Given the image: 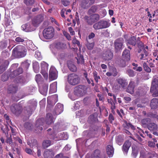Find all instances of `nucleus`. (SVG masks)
Segmentation results:
<instances>
[{
  "label": "nucleus",
  "mask_w": 158,
  "mask_h": 158,
  "mask_svg": "<svg viewBox=\"0 0 158 158\" xmlns=\"http://www.w3.org/2000/svg\"><path fill=\"white\" fill-rule=\"evenodd\" d=\"M127 73L129 76L130 77H133L135 76V74L133 71L130 69L127 70Z\"/></svg>",
  "instance_id": "47"
},
{
  "label": "nucleus",
  "mask_w": 158,
  "mask_h": 158,
  "mask_svg": "<svg viewBox=\"0 0 158 158\" xmlns=\"http://www.w3.org/2000/svg\"><path fill=\"white\" fill-rule=\"evenodd\" d=\"M150 122V119L148 118L144 119L142 120V123L143 124L146 125L147 126L149 123V122Z\"/></svg>",
  "instance_id": "54"
},
{
  "label": "nucleus",
  "mask_w": 158,
  "mask_h": 158,
  "mask_svg": "<svg viewBox=\"0 0 158 158\" xmlns=\"http://www.w3.org/2000/svg\"><path fill=\"white\" fill-rule=\"evenodd\" d=\"M134 87L135 83L132 81H131L127 89V92L131 94H132L134 92Z\"/></svg>",
  "instance_id": "25"
},
{
  "label": "nucleus",
  "mask_w": 158,
  "mask_h": 158,
  "mask_svg": "<svg viewBox=\"0 0 158 158\" xmlns=\"http://www.w3.org/2000/svg\"><path fill=\"white\" fill-rule=\"evenodd\" d=\"M34 1V0H25L24 2L27 5H30L32 4Z\"/></svg>",
  "instance_id": "56"
},
{
  "label": "nucleus",
  "mask_w": 158,
  "mask_h": 158,
  "mask_svg": "<svg viewBox=\"0 0 158 158\" xmlns=\"http://www.w3.org/2000/svg\"><path fill=\"white\" fill-rule=\"evenodd\" d=\"M57 98L58 96L56 95H54L52 96L48 97L47 98L48 102V103L50 102L51 100L56 102L57 101Z\"/></svg>",
  "instance_id": "40"
},
{
  "label": "nucleus",
  "mask_w": 158,
  "mask_h": 158,
  "mask_svg": "<svg viewBox=\"0 0 158 158\" xmlns=\"http://www.w3.org/2000/svg\"><path fill=\"white\" fill-rule=\"evenodd\" d=\"M17 89L18 87L17 85H10L9 86L8 89V93H15L17 91Z\"/></svg>",
  "instance_id": "34"
},
{
  "label": "nucleus",
  "mask_w": 158,
  "mask_h": 158,
  "mask_svg": "<svg viewBox=\"0 0 158 158\" xmlns=\"http://www.w3.org/2000/svg\"><path fill=\"white\" fill-rule=\"evenodd\" d=\"M54 156V153L51 150H46L44 154V158H52Z\"/></svg>",
  "instance_id": "23"
},
{
  "label": "nucleus",
  "mask_w": 158,
  "mask_h": 158,
  "mask_svg": "<svg viewBox=\"0 0 158 158\" xmlns=\"http://www.w3.org/2000/svg\"><path fill=\"white\" fill-rule=\"evenodd\" d=\"M106 152L109 157L112 156L114 153V149L112 145H109L107 146Z\"/></svg>",
  "instance_id": "26"
},
{
  "label": "nucleus",
  "mask_w": 158,
  "mask_h": 158,
  "mask_svg": "<svg viewBox=\"0 0 158 158\" xmlns=\"http://www.w3.org/2000/svg\"><path fill=\"white\" fill-rule=\"evenodd\" d=\"M59 137L58 138L55 135L53 136V140H54L55 141H57L60 140H67L68 138V135L66 133H65L64 132H62L58 134Z\"/></svg>",
  "instance_id": "10"
},
{
  "label": "nucleus",
  "mask_w": 158,
  "mask_h": 158,
  "mask_svg": "<svg viewBox=\"0 0 158 158\" xmlns=\"http://www.w3.org/2000/svg\"><path fill=\"white\" fill-rule=\"evenodd\" d=\"M158 86V77H154L152 78V86L150 89L151 92H153L155 89H157Z\"/></svg>",
  "instance_id": "15"
},
{
  "label": "nucleus",
  "mask_w": 158,
  "mask_h": 158,
  "mask_svg": "<svg viewBox=\"0 0 158 158\" xmlns=\"http://www.w3.org/2000/svg\"><path fill=\"white\" fill-rule=\"evenodd\" d=\"M113 56V53L110 50L106 51L102 55L103 59L106 60H110L112 59Z\"/></svg>",
  "instance_id": "18"
},
{
  "label": "nucleus",
  "mask_w": 158,
  "mask_h": 158,
  "mask_svg": "<svg viewBox=\"0 0 158 158\" xmlns=\"http://www.w3.org/2000/svg\"><path fill=\"white\" fill-rule=\"evenodd\" d=\"M65 44L60 42L56 43L55 44V48L58 51V59L60 62V60L64 59L65 53L63 51L65 48Z\"/></svg>",
  "instance_id": "1"
},
{
  "label": "nucleus",
  "mask_w": 158,
  "mask_h": 158,
  "mask_svg": "<svg viewBox=\"0 0 158 158\" xmlns=\"http://www.w3.org/2000/svg\"><path fill=\"white\" fill-rule=\"evenodd\" d=\"M77 63L78 64H83L84 61L83 57L82 55L79 54H77Z\"/></svg>",
  "instance_id": "41"
},
{
  "label": "nucleus",
  "mask_w": 158,
  "mask_h": 158,
  "mask_svg": "<svg viewBox=\"0 0 158 158\" xmlns=\"http://www.w3.org/2000/svg\"><path fill=\"white\" fill-rule=\"evenodd\" d=\"M54 118L51 114L48 113L46 115V123L48 124H50L54 122Z\"/></svg>",
  "instance_id": "24"
},
{
  "label": "nucleus",
  "mask_w": 158,
  "mask_h": 158,
  "mask_svg": "<svg viewBox=\"0 0 158 158\" xmlns=\"http://www.w3.org/2000/svg\"><path fill=\"white\" fill-rule=\"evenodd\" d=\"M35 79L37 83L40 82L41 80V75L40 74L36 75L35 77Z\"/></svg>",
  "instance_id": "57"
},
{
  "label": "nucleus",
  "mask_w": 158,
  "mask_h": 158,
  "mask_svg": "<svg viewBox=\"0 0 158 158\" xmlns=\"http://www.w3.org/2000/svg\"><path fill=\"white\" fill-rule=\"evenodd\" d=\"M123 38H120L116 40L115 42V50L118 51L122 50L123 47Z\"/></svg>",
  "instance_id": "9"
},
{
  "label": "nucleus",
  "mask_w": 158,
  "mask_h": 158,
  "mask_svg": "<svg viewBox=\"0 0 158 158\" xmlns=\"http://www.w3.org/2000/svg\"><path fill=\"white\" fill-rule=\"evenodd\" d=\"M57 89V82H54L50 85L49 92L51 93H54L56 92Z\"/></svg>",
  "instance_id": "36"
},
{
  "label": "nucleus",
  "mask_w": 158,
  "mask_h": 158,
  "mask_svg": "<svg viewBox=\"0 0 158 158\" xmlns=\"http://www.w3.org/2000/svg\"><path fill=\"white\" fill-rule=\"evenodd\" d=\"M80 106V102H77L75 103L74 106V110H77L78 109Z\"/></svg>",
  "instance_id": "59"
},
{
  "label": "nucleus",
  "mask_w": 158,
  "mask_h": 158,
  "mask_svg": "<svg viewBox=\"0 0 158 158\" xmlns=\"http://www.w3.org/2000/svg\"><path fill=\"white\" fill-rule=\"evenodd\" d=\"M48 84H45L42 87L39 88V91L40 93L44 96L46 95L48 89Z\"/></svg>",
  "instance_id": "27"
},
{
  "label": "nucleus",
  "mask_w": 158,
  "mask_h": 158,
  "mask_svg": "<svg viewBox=\"0 0 158 158\" xmlns=\"http://www.w3.org/2000/svg\"><path fill=\"white\" fill-rule=\"evenodd\" d=\"M63 110V106L60 103H58L56 106L54 113L58 115L62 113Z\"/></svg>",
  "instance_id": "16"
},
{
  "label": "nucleus",
  "mask_w": 158,
  "mask_h": 158,
  "mask_svg": "<svg viewBox=\"0 0 158 158\" xmlns=\"http://www.w3.org/2000/svg\"><path fill=\"white\" fill-rule=\"evenodd\" d=\"M33 67L34 72L38 73L39 71V63L36 61H34L33 64Z\"/></svg>",
  "instance_id": "38"
},
{
  "label": "nucleus",
  "mask_w": 158,
  "mask_h": 158,
  "mask_svg": "<svg viewBox=\"0 0 158 158\" xmlns=\"http://www.w3.org/2000/svg\"><path fill=\"white\" fill-rule=\"evenodd\" d=\"M97 9V7L95 6H93L89 9V12L90 14H91L92 13L96 11Z\"/></svg>",
  "instance_id": "53"
},
{
  "label": "nucleus",
  "mask_w": 158,
  "mask_h": 158,
  "mask_svg": "<svg viewBox=\"0 0 158 158\" xmlns=\"http://www.w3.org/2000/svg\"><path fill=\"white\" fill-rule=\"evenodd\" d=\"M148 129L151 131L156 130L157 129V126L154 123H150L148 125Z\"/></svg>",
  "instance_id": "32"
},
{
  "label": "nucleus",
  "mask_w": 158,
  "mask_h": 158,
  "mask_svg": "<svg viewBox=\"0 0 158 158\" xmlns=\"http://www.w3.org/2000/svg\"><path fill=\"white\" fill-rule=\"evenodd\" d=\"M109 119L110 123H112L113 121L114 120V116L112 114H110L109 116Z\"/></svg>",
  "instance_id": "62"
},
{
  "label": "nucleus",
  "mask_w": 158,
  "mask_h": 158,
  "mask_svg": "<svg viewBox=\"0 0 158 158\" xmlns=\"http://www.w3.org/2000/svg\"><path fill=\"white\" fill-rule=\"evenodd\" d=\"M15 81L17 83L19 82L21 84H24L27 82L25 78L21 76L16 77Z\"/></svg>",
  "instance_id": "39"
},
{
  "label": "nucleus",
  "mask_w": 158,
  "mask_h": 158,
  "mask_svg": "<svg viewBox=\"0 0 158 158\" xmlns=\"http://www.w3.org/2000/svg\"><path fill=\"white\" fill-rule=\"evenodd\" d=\"M100 151L97 150L95 151L93 154L92 155L91 158H100Z\"/></svg>",
  "instance_id": "42"
},
{
  "label": "nucleus",
  "mask_w": 158,
  "mask_h": 158,
  "mask_svg": "<svg viewBox=\"0 0 158 158\" xmlns=\"http://www.w3.org/2000/svg\"><path fill=\"white\" fill-rule=\"evenodd\" d=\"M99 22L102 29L108 27L110 25V23L106 21L101 20Z\"/></svg>",
  "instance_id": "37"
},
{
  "label": "nucleus",
  "mask_w": 158,
  "mask_h": 158,
  "mask_svg": "<svg viewBox=\"0 0 158 158\" xmlns=\"http://www.w3.org/2000/svg\"><path fill=\"white\" fill-rule=\"evenodd\" d=\"M9 64V62L7 60H3L0 65V74L3 72L7 68Z\"/></svg>",
  "instance_id": "19"
},
{
  "label": "nucleus",
  "mask_w": 158,
  "mask_h": 158,
  "mask_svg": "<svg viewBox=\"0 0 158 158\" xmlns=\"http://www.w3.org/2000/svg\"><path fill=\"white\" fill-rule=\"evenodd\" d=\"M127 61H126L125 60H124L123 59L121 60L119 62L120 65L122 67H124L127 64Z\"/></svg>",
  "instance_id": "49"
},
{
  "label": "nucleus",
  "mask_w": 158,
  "mask_h": 158,
  "mask_svg": "<svg viewBox=\"0 0 158 158\" xmlns=\"http://www.w3.org/2000/svg\"><path fill=\"white\" fill-rule=\"evenodd\" d=\"M149 55L148 52L145 50H144L139 56V58L141 60H147L148 56Z\"/></svg>",
  "instance_id": "30"
},
{
  "label": "nucleus",
  "mask_w": 158,
  "mask_h": 158,
  "mask_svg": "<svg viewBox=\"0 0 158 158\" xmlns=\"http://www.w3.org/2000/svg\"><path fill=\"white\" fill-rule=\"evenodd\" d=\"M130 123H127V122L125 121L123 124V127L127 129H128L130 127Z\"/></svg>",
  "instance_id": "60"
},
{
  "label": "nucleus",
  "mask_w": 158,
  "mask_h": 158,
  "mask_svg": "<svg viewBox=\"0 0 158 158\" xmlns=\"http://www.w3.org/2000/svg\"><path fill=\"white\" fill-rule=\"evenodd\" d=\"M123 58L126 61H129L130 60V52L128 50L126 49L123 52Z\"/></svg>",
  "instance_id": "29"
},
{
  "label": "nucleus",
  "mask_w": 158,
  "mask_h": 158,
  "mask_svg": "<svg viewBox=\"0 0 158 158\" xmlns=\"http://www.w3.org/2000/svg\"><path fill=\"white\" fill-rule=\"evenodd\" d=\"M93 74L95 81L96 82H98V80L100 79V77L97 75V72L95 71L94 72Z\"/></svg>",
  "instance_id": "51"
},
{
  "label": "nucleus",
  "mask_w": 158,
  "mask_h": 158,
  "mask_svg": "<svg viewBox=\"0 0 158 158\" xmlns=\"http://www.w3.org/2000/svg\"><path fill=\"white\" fill-rule=\"evenodd\" d=\"M84 19L87 20L86 21L89 24H91L94 22L98 20L99 19V16L98 14H94L91 16L90 17L85 16Z\"/></svg>",
  "instance_id": "7"
},
{
  "label": "nucleus",
  "mask_w": 158,
  "mask_h": 158,
  "mask_svg": "<svg viewBox=\"0 0 158 158\" xmlns=\"http://www.w3.org/2000/svg\"><path fill=\"white\" fill-rule=\"evenodd\" d=\"M68 81L70 85H74L79 83L80 79L78 76L75 74H71L68 76Z\"/></svg>",
  "instance_id": "4"
},
{
  "label": "nucleus",
  "mask_w": 158,
  "mask_h": 158,
  "mask_svg": "<svg viewBox=\"0 0 158 158\" xmlns=\"http://www.w3.org/2000/svg\"><path fill=\"white\" fill-rule=\"evenodd\" d=\"M132 156L134 158H135L138 154V151L133 146L132 147Z\"/></svg>",
  "instance_id": "46"
},
{
  "label": "nucleus",
  "mask_w": 158,
  "mask_h": 158,
  "mask_svg": "<svg viewBox=\"0 0 158 158\" xmlns=\"http://www.w3.org/2000/svg\"><path fill=\"white\" fill-rule=\"evenodd\" d=\"M93 27L95 30L102 29L101 25L99 22L94 24L93 25Z\"/></svg>",
  "instance_id": "48"
},
{
  "label": "nucleus",
  "mask_w": 158,
  "mask_h": 158,
  "mask_svg": "<svg viewBox=\"0 0 158 158\" xmlns=\"http://www.w3.org/2000/svg\"><path fill=\"white\" fill-rule=\"evenodd\" d=\"M22 107L19 105H13L11 107L12 113L15 115H18L21 112Z\"/></svg>",
  "instance_id": "12"
},
{
  "label": "nucleus",
  "mask_w": 158,
  "mask_h": 158,
  "mask_svg": "<svg viewBox=\"0 0 158 158\" xmlns=\"http://www.w3.org/2000/svg\"><path fill=\"white\" fill-rule=\"evenodd\" d=\"M35 56L39 60H40L42 58L40 52L38 51H36L35 52Z\"/></svg>",
  "instance_id": "50"
},
{
  "label": "nucleus",
  "mask_w": 158,
  "mask_h": 158,
  "mask_svg": "<svg viewBox=\"0 0 158 158\" xmlns=\"http://www.w3.org/2000/svg\"><path fill=\"white\" fill-rule=\"evenodd\" d=\"M128 43L132 45H135L136 44L135 37L134 36L132 37L129 40H128Z\"/></svg>",
  "instance_id": "45"
},
{
  "label": "nucleus",
  "mask_w": 158,
  "mask_h": 158,
  "mask_svg": "<svg viewBox=\"0 0 158 158\" xmlns=\"http://www.w3.org/2000/svg\"><path fill=\"white\" fill-rule=\"evenodd\" d=\"M29 103L30 105L27 107V110L28 114L35 109L37 104V102L35 100L30 101Z\"/></svg>",
  "instance_id": "14"
},
{
  "label": "nucleus",
  "mask_w": 158,
  "mask_h": 158,
  "mask_svg": "<svg viewBox=\"0 0 158 158\" xmlns=\"http://www.w3.org/2000/svg\"><path fill=\"white\" fill-rule=\"evenodd\" d=\"M153 93V95L154 97H157L158 96V89H156L153 92H151Z\"/></svg>",
  "instance_id": "63"
},
{
  "label": "nucleus",
  "mask_w": 158,
  "mask_h": 158,
  "mask_svg": "<svg viewBox=\"0 0 158 158\" xmlns=\"http://www.w3.org/2000/svg\"><path fill=\"white\" fill-rule=\"evenodd\" d=\"M87 87L85 85H79L76 86L74 91L75 95L80 97L84 96L86 93Z\"/></svg>",
  "instance_id": "3"
},
{
  "label": "nucleus",
  "mask_w": 158,
  "mask_h": 158,
  "mask_svg": "<svg viewBox=\"0 0 158 158\" xmlns=\"http://www.w3.org/2000/svg\"><path fill=\"white\" fill-rule=\"evenodd\" d=\"M68 66L71 71L74 72L77 71V69L76 66L71 61H69L68 62Z\"/></svg>",
  "instance_id": "33"
},
{
  "label": "nucleus",
  "mask_w": 158,
  "mask_h": 158,
  "mask_svg": "<svg viewBox=\"0 0 158 158\" xmlns=\"http://www.w3.org/2000/svg\"><path fill=\"white\" fill-rule=\"evenodd\" d=\"M41 73L44 76V78L47 79L48 78V74L46 71L48 69V65L44 61L42 62L41 64Z\"/></svg>",
  "instance_id": "6"
},
{
  "label": "nucleus",
  "mask_w": 158,
  "mask_h": 158,
  "mask_svg": "<svg viewBox=\"0 0 158 158\" xmlns=\"http://www.w3.org/2000/svg\"><path fill=\"white\" fill-rule=\"evenodd\" d=\"M44 119V118H41L37 120L35 124V127L38 128V131H41L43 129V127L40 126L43 125Z\"/></svg>",
  "instance_id": "22"
},
{
  "label": "nucleus",
  "mask_w": 158,
  "mask_h": 158,
  "mask_svg": "<svg viewBox=\"0 0 158 158\" xmlns=\"http://www.w3.org/2000/svg\"><path fill=\"white\" fill-rule=\"evenodd\" d=\"M69 97L73 101H74L77 98H79L77 96L75 95L74 93V94H69Z\"/></svg>",
  "instance_id": "52"
},
{
  "label": "nucleus",
  "mask_w": 158,
  "mask_h": 158,
  "mask_svg": "<svg viewBox=\"0 0 158 158\" xmlns=\"http://www.w3.org/2000/svg\"><path fill=\"white\" fill-rule=\"evenodd\" d=\"M117 81L123 87H126L128 84L126 80L121 78H119L117 79Z\"/></svg>",
  "instance_id": "31"
},
{
  "label": "nucleus",
  "mask_w": 158,
  "mask_h": 158,
  "mask_svg": "<svg viewBox=\"0 0 158 158\" xmlns=\"http://www.w3.org/2000/svg\"><path fill=\"white\" fill-rule=\"evenodd\" d=\"M15 41L18 42H23L24 40L20 37H18L15 39Z\"/></svg>",
  "instance_id": "64"
},
{
  "label": "nucleus",
  "mask_w": 158,
  "mask_h": 158,
  "mask_svg": "<svg viewBox=\"0 0 158 158\" xmlns=\"http://www.w3.org/2000/svg\"><path fill=\"white\" fill-rule=\"evenodd\" d=\"M87 47L88 49L89 50H91L92 49L94 46V43H88L87 45Z\"/></svg>",
  "instance_id": "55"
},
{
  "label": "nucleus",
  "mask_w": 158,
  "mask_h": 158,
  "mask_svg": "<svg viewBox=\"0 0 158 158\" xmlns=\"http://www.w3.org/2000/svg\"><path fill=\"white\" fill-rule=\"evenodd\" d=\"M52 143L49 140H46L44 141L43 143V146L44 148L49 146Z\"/></svg>",
  "instance_id": "44"
},
{
  "label": "nucleus",
  "mask_w": 158,
  "mask_h": 158,
  "mask_svg": "<svg viewBox=\"0 0 158 158\" xmlns=\"http://www.w3.org/2000/svg\"><path fill=\"white\" fill-rule=\"evenodd\" d=\"M43 34L44 37L46 39H50L52 38L54 34L53 28L49 27L45 29L43 31Z\"/></svg>",
  "instance_id": "5"
},
{
  "label": "nucleus",
  "mask_w": 158,
  "mask_h": 158,
  "mask_svg": "<svg viewBox=\"0 0 158 158\" xmlns=\"http://www.w3.org/2000/svg\"><path fill=\"white\" fill-rule=\"evenodd\" d=\"M42 18L40 16H38L34 18L32 22V25L35 27L37 26L42 21Z\"/></svg>",
  "instance_id": "20"
},
{
  "label": "nucleus",
  "mask_w": 158,
  "mask_h": 158,
  "mask_svg": "<svg viewBox=\"0 0 158 158\" xmlns=\"http://www.w3.org/2000/svg\"><path fill=\"white\" fill-rule=\"evenodd\" d=\"M131 145V143L128 141H126L124 143L123 146V151L125 155H127Z\"/></svg>",
  "instance_id": "17"
},
{
  "label": "nucleus",
  "mask_w": 158,
  "mask_h": 158,
  "mask_svg": "<svg viewBox=\"0 0 158 158\" xmlns=\"http://www.w3.org/2000/svg\"><path fill=\"white\" fill-rule=\"evenodd\" d=\"M30 64V61L28 60L24 61L21 64V66L25 69H27L29 67Z\"/></svg>",
  "instance_id": "43"
},
{
  "label": "nucleus",
  "mask_w": 158,
  "mask_h": 158,
  "mask_svg": "<svg viewBox=\"0 0 158 158\" xmlns=\"http://www.w3.org/2000/svg\"><path fill=\"white\" fill-rule=\"evenodd\" d=\"M23 69L21 68H19L16 70L14 71L11 75V77H14L22 73Z\"/></svg>",
  "instance_id": "35"
},
{
  "label": "nucleus",
  "mask_w": 158,
  "mask_h": 158,
  "mask_svg": "<svg viewBox=\"0 0 158 158\" xmlns=\"http://www.w3.org/2000/svg\"><path fill=\"white\" fill-rule=\"evenodd\" d=\"M94 2V0H82L81 6L83 8L86 9L88 8Z\"/></svg>",
  "instance_id": "13"
},
{
  "label": "nucleus",
  "mask_w": 158,
  "mask_h": 158,
  "mask_svg": "<svg viewBox=\"0 0 158 158\" xmlns=\"http://www.w3.org/2000/svg\"><path fill=\"white\" fill-rule=\"evenodd\" d=\"M21 28L23 30L26 32H31L35 29V27H33L32 24L29 23L23 24L22 25Z\"/></svg>",
  "instance_id": "11"
},
{
  "label": "nucleus",
  "mask_w": 158,
  "mask_h": 158,
  "mask_svg": "<svg viewBox=\"0 0 158 158\" xmlns=\"http://www.w3.org/2000/svg\"><path fill=\"white\" fill-rule=\"evenodd\" d=\"M63 34L68 40H71V36L69 33L65 31H63Z\"/></svg>",
  "instance_id": "58"
},
{
  "label": "nucleus",
  "mask_w": 158,
  "mask_h": 158,
  "mask_svg": "<svg viewBox=\"0 0 158 158\" xmlns=\"http://www.w3.org/2000/svg\"><path fill=\"white\" fill-rule=\"evenodd\" d=\"M73 44H77L78 46H80V44L76 38H74L72 41Z\"/></svg>",
  "instance_id": "61"
},
{
  "label": "nucleus",
  "mask_w": 158,
  "mask_h": 158,
  "mask_svg": "<svg viewBox=\"0 0 158 158\" xmlns=\"http://www.w3.org/2000/svg\"><path fill=\"white\" fill-rule=\"evenodd\" d=\"M26 41V46L29 50L34 51L36 49L37 47L34 45L32 41L27 40Z\"/></svg>",
  "instance_id": "21"
},
{
  "label": "nucleus",
  "mask_w": 158,
  "mask_h": 158,
  "mask_svg": "<svg viewBox=\"0 0 158 158\" xmlns=\"http://www.w3.org/2000/svg\"><path fill=\"white\" fill-rule=\"evenodd\" d=\"M152 109H155L158 107V99L154 98L152 99L150 104Z\"/></svg>",
  "instance_id": "28"
},
{
  "label": "nucleus",
  "mask_w": 158,
  "mask_h": 158,
  "mask_svg": "<svg viewBox=\"0 0 158 158\" xmlns=\"http://www.w3.org/2000/svg\"><path fill=\"white\" fill-rule=\"evenodd\" d=\"M27 50L23 46L19 45L15 47L13 50L12 55L17 57H22L26 54Z\"/></svg>",
  "instance_id": "2"
},
{
  "label": "nucleus",
  "mask_w": 158,
  "mask_h": 158,
  "mask_svg": "<svg viewBox=\"0 0 158 158\" xmlns=\"http://www.w3.org/2000/svg\"><path fill=\"white\" fill-rule=\"evenodd\" d=\"M49 78L51 80H54L57 77V72L55 68L52 66L49 72Z\"/></svg>",
  "instance_id": "8"
}]
</instances>
